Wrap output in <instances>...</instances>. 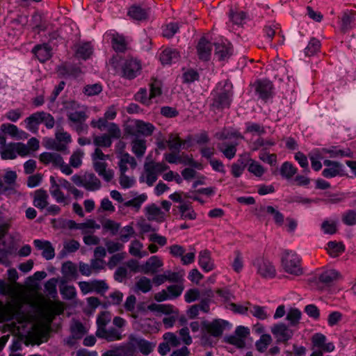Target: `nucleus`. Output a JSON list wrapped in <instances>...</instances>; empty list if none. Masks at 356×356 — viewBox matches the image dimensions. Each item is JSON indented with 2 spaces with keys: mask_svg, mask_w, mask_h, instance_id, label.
<instances>
[{
  "mask_svg": "<svg viewBox=\"0 0 356 356\" xmlns=\"http://www.w3.org/2000/svg\"><path fill=\"white\" fill-rule=\"evenodd\" d=\"M227 321L218 318L212 321H204L201 323V340L204 345L211 346L213 338H220L228 325Z\"/></svg>",
  "mask_w": 356,
  "mask_h": 356,
  "instance_id": "1",
  "label": "nucleus"
},
{
  "mask_svg": "<svg viewBox=\"0 0 356 356\" xmlns=\"http://www.w3.org/2000/svg\"><path fill=\"white\" fill-rule=\"evenodd\" d=\"M281 266L284 271L293 276L303 274L302 259L294 251L285 250L281 256Z\"/></svg>",
  "mask_w": 356,
  "mask_h": 356,
  "instance_id": "2",
  "label": "nucleus"
},
{
  "mask_svg": "<svg viewBox=\"0 0 356 356\" xmlns=\"http://www.w3.org/2000/svg\"><path fill=\"white\" fill-rule=\"evenodd\" d=\"M17 178L15 171L6 169L0 173V197L3 195L9 196L17 193Z\"/></svg>",
  "mask_w": 356,
  "mask_h": 356,
  "instance_id": "3",
  "label": "nucleus"
},
{
  "mask_svg": "<svg viewBox=\"0 0 356 356\" xmlns=\"http://www.w3.org/2000/svg\"><path fill=\"white\" fill-rule=\"evenodd\" d=\"M66 115L72 124H84L88 118L87 108L76 102H69L65 106Z\"/></svg>",
  "mask_w": 356,
  "mask_h": 356,
  "instance_id": "4",
  "label": "nucleus"
},
{
  "mask_svg": "<svg viewBox=\"0 0 356 356\" xmlns=\"http://www.w3.org/2000/svg\"><path fill=\"white\" fill-rule=\"evenodd\" d=\"M39 160L44 165L51 164L54 168H59L66 175H70L73 172L69 165L64 162L63 157L58 153L43 152L40 154Z\"/></svg>",
  "mask_w": 356,
  "mask_h": 356,
  "instance_id": "5",
  "label": "nucleus"
},
{
  "mask_svg": "<svg viewBox=\"0 0 356 356\" xmlns=\"http://www.w3.org/2000/svg\"><path fill=\"white\" fill-rule=\"evenodd\" d=\"M71 180L77 186L83 187L88 191H98L102 186L100 180L93 173H85L83 175H74Z\"/></svg>",
  "mask_w": 356,
  "mask_h": 356,
  "instance_id": "6",
  "label": "nucleus"
},
{
  "mask_svg": "<svg viewBox=\"0 0 356 356\" xmlns=\"http://www.w3.org/2000/svg\"><path fill=\"white\" fill-rule=\"evenodd\" d=\"M122 76L127 79H133L140 74L141 63L140 60L134 58H127L120 63Z\"/></svg>",
  "mask_w": 356,
  "mask_h": 356,
  "instance_id": "7",
  "label": "nucleus"
},
{
  "mask_svg": "<svg viewBox=\"0 0 356 356\" xmlns=\"http://www.w3.org/2000/svg\"><path fill=\"white\" fill-rule=\"evenodd\" d=\"M49 330V324L38 322L32 325L28 332V337L33 343L40 344L47 341Z\"/></svg>",
  "mask_w": 356,
  "mask_h": 356,
  "instance_id": "8",
  "label": "nucleus"
},
{
  "mask_svg": "<svg viewBox=\"0 0 356 356\" xmlns=\"http://www.w3.org/2000/svg\"><path fill=\"white\" fill-rule=\"evenodd\" d=\"M257 274L264 279H272L276 275V269L269 260L259 257L253 261Z\"/></svg>",
  "mask_w": 356,
  "mask_h": 356,
  "instance_id": "9",
  "label": "nucleus"
},
{
  "mask_svg": "<svg viewBox=\"0 0 356 356\" xmlns=\"http://www.w3.org/2000/svg\"><path fill=\"white\" fill-rule=\"evenodd\" d=\"M270 331L278 343H286L292 339L296 330L284 323H279L274 324Z\"/></svg>",
  "mask_w": 356,
  "mask_h": 356,
  "instance_id": "10",
  "label": "nucleus"
},
{
  "mask_svg": "<svg viewBox=\"0 0 356 356\" xmlns=\"http://www.w3.org/2000/svg\"><path fill=\"white\" fill-rule=\"evenodd\" d=\"M252 87L254 88L256 95L264 101L273 97V85L268 80H257L253 83Z\"/></svg>",
  "mask_w": 356,
  "mask_h": 356,
  "instance_id": "11",
  "label": "nucleus"
},
{
  "mask_svg": "<svg viewBox=\"0 0 356 356\" xmlns=\"http://www.w3.org/2000/svg\"><path fill=\"white\" fill-rule=\"evenodd\" d=\"M323 164L325 168L322 171V175L327 179L346 175L343 165L339 162L326 159L323 161Z\"/></svg>",
  "mask_w": 356,
  "mask_h": 356,
  "instance_id": "12",
  "label": "nucleus"
},
{
  "mask_svg": "<svg viewBox=\"0 0 356 356\" xmlns=\"http://www.w3.org/2000/svg\"><path fill=\"white\" fill-rule=\"evenodd\" d=\"M72 141L70 135L63 129L57 131L56 138L51 144L52 149L65 152L67 149V145Z\"/></svg>",
  "mask_w": 356,
  "mask_h": 356,
  "instance_id": "13",
  "label": "nucleus"
},
{
  "mask_svg": "<svg viewBox=\"0 0 356 356\" xmlns=\"http://www.w3.org/2000/svg\"><path fill=\"white\" fill-rule=\"evenodd\" d=\"M233 92L231 89L225 90L214 98L213 106L217 109L229 108L232 102Z\"/></svg>",
  "mask_w": 356,
  "mask_h": 356,
  "instance_id": "14",
  "label": "nucleus"
},
{
  "mask_svg": "<svg viewBox=\"0 0 356 356\" xmlns=\"http://www.w3.org/2000/svg\"><path fill=\"white\" fill-rule=\"evenodd\" d=\"M93 168L95 172L106 181L108 182L114 177V172L111 169H107L108 164L104 160L92 159Z\"/></svg>",
  "mask_w": 356,
  "mask_h": 356,
  "instance_id": "15",
  "label": "nucleus"
},
{
  "mask_svg": "<svg viewBox=\"0 0 356 356\" xmlns=\"http://www.w3.org/2000/svg\"><path fill=\"white\" fill-rule=\"evenodd\" d=\"M355 26H356V13L352 10L344 12L339 21L341 31L345 33Z\"/></svg>",
  "mask_w": 356,
  "mask_h": 356,
  "instance_id": "16",
  "label": "nucleus"
},
{
  "mask_svg": "<svg viewBox=\"0 0 356 356\" xmlns=\"http://www.w3.org/2000/svg\"><path fill=\"white\" fill-rule=\"evenodd\" d=\"M312 343L314 348L321 349L324 352H332L334 346L332 342H327V337L321 333H316L312 337Z\"/></svg>",
  "mask_w": 356,
  "mask_h": 356,
  "instance_id": "17",
  "label": "nucleus"
},
{
  "mask_svg": "<svg viewBox=\"0 0 356 356\" xmlns=\"http://www.w3.org/2000/svg\"><path fill=\"white\" fill-rule=\"evenodd\" d=\"M50 188L49 192L51 196L55 199L56 202L63 204V205H68L70 200L67 196H65L64 193L60 191L59 185L56 181L54 177H50Z\"/></svg>",
  "mask_w": 356,
  "mask_h": 356,
  "instance_id": "18",
  "label": "nucleus"
},
{
  "mask_svg": "<svg viewBox=\"0 0 356 356\" xmlns=\"http://www.w3.org/2000/svg\"><path fill=\"white\" fill-rule=\"evenodd\" d=\"M149 13V8L134 4L129 7L127 15L133 20L142 22L148 19Z\"/></svg>",
  "mask_w": 356,
  "mask_h": 356,
  "instance_id": "19",
  "label": "nucleus"
},
{
  "mask_svg": "<svg viewBox=\"0 0 356 356\" xmlns=\"http://www.w3.org/2000/svg\"><path fill=\"white\" fill-rule=\"evenodd\" d=\"M33 245L39 250H42V256L47 260L52 259L55 257V250L49 241L35 239Z\"/></svg>",
  "mask_w": 356,
  "mask_h": 356,
  "instance_id": "20",
  "label": "nucleus"
},
{
  "mask_svg": "<svg viewBox=\"0 0 356 356\" xmlns=\"http://www.w3.org/2000/svg\"><path fill=\"white\" fill-rule=\"evenodd\" d=\"M212 47V44L205 37L201 38L197 45L199 58L205 61L209 60L211 55Z\"/></svg>",
  "mask_w": 356,
  "mask_h": 356,
  "instance_id": "21",
  "label": "nucleus"
},
{
  "mask_svg": "<svg viewBox=\"0 0 356 356\" xmlns=\"http://www.w3.org/2000/svg\"><path fill=\"white\" fill-rule=\"evenodd\" d=\"M163 265V263L159 257L152 256L140 267V271L145 274H154Z\"/></svg>",
  "mask_w": 356,
  "mask_h": 356,
  "instance_id": "22",
  "label": "nucleus"
},
{
  "mask_svg": "<svg viewBox=\"0 0 356 356\" xmlns=\"http://www.w3.org/2000/svg\"><path fill=\"white\" fill-rule=\"evenodd\" d=\"M95 334L97 337L104 339L107 341L120 340L122 337V332L115 327L102 329L99 331H96Z\"/></svg>",
  "mask_w": 356,
  "mask_h": 356,
  "instance_id": "23",
  "label": "nucleus"
},
{
  "mask_svg": "<svg viewBox=\"0 0 356 356\" xmlns=\"http://www.w3.org/2000/svg\"><path fill=\"white\" fill-rule=\"evenodd\" d=\"M43 111H38L24 120L26 128L32 133H36L38 130V125L42 122Z\"/></svg>",
  "mask_w": 356,
  "mask_h": 356,
  "instance_id": "24",
  "label": "nucleus"
},
{
  "mask_svg": "<svg viewBox=\"0 0 356 356\" xmlns=\"http://www.w3.org/2000/svg\"><path fill=\"white\" fill-rule=\"evenodd\" d=\"M32 52L41 63L47 61L51 57V48L47 43L36 45Z\"/></svg>",
  "mask_w": 356,
  "mask_h": 356,
  "instance_id": "25",
  "label": "nucleus"
},
{
  "mask_svg": "<svg viewBox=\"0 0 356 356\" xmlns=\"http://www.w3.org/2000/svg\"><path fill=\"white\" fill-rule=\"evenodd\" d=\"M49 195L45 190L38 189L34 192L33 204L39 209H44L48 206Z\"/></svg>",
  "mask_w": 356,
  "mask_h": 356,
  "instance_id": "26",
  "label": "nucleus"
},
{
  "mask_svg": "<svg viewBox=\"0 0 356 356\" xmlns=\"http://www.w3.org/2000/svg\"><path fill=\"white\" fill-rule=\"evenodd\" d=\"M198 259L199 265L203 270L209 272L213 269L214 264L209 250H204L200 252Z\"/></svg>",
  "mask_w": 356,
  "mask_h": 356,
  "instance_id": "27",
  "label": "nucleus"
},
{
  "mask_svg": "<svg viewBox=\"0 0 356 356\" xmlns=\"http://www.w3.org/2000/svg\"><path fill=\"white\" fill-rule=\"evenodd\" d=\"M179 56V54L176 49L166 48L161 53L160 60L163 65H169L176 63Z\"/></svg>",
  "mask_w": 356,
  "mask_h": 356,
  "instance_id": "28",
  "label": "nucleus"
},
{
  "mask_svg": "<svg viewBox=\"0 0 356 356\" xmlns=\"http://www.w3.org/2000/svg\"><path fill=\"white\" fill-rule=\"evenodd\" d=\"M232 54V49L229 43L222 42L215 44L214 55L218 60H225Z\"/></svg>",
  "mask_w": 356,
  "mask_h": 356,
  "instance_id": "29",
  "label": "nucleus"
},
{
  "mask_svg": "<svg viewBox=\"0 0 356 356\" xmlns=\"http://www.w3.org/2000/svg\"><path fill=\"white\" fill-rule=\"evenodd\" d=\"M134 339L137 350H138L143 355H148L154 350L155 343L142 338L134 337Z\"/></svg>",
  "mask_w": 356,
  "mask_h": 356,
  "instance_id": "30",
  "label": "nucleus"
},
{
  "mask_svg": "<svg viewBox=\"0 0 356 356\" xmlns=\"http://www.w3.org/2000/svg\"><path fill=\"white\" fill-rule=\"evenodd\" d=\"M136 165L135 159L128 153H124L121 155L118 163L120 173H126L128 170V165L134 169Z\"/></svg>",
  "mask_w": 356,
  "mask_h": 356,
  "instance_id": "31",
  "label": "nucleus"
},
{
  "mask_svg": "<svg viewBox=\"0 0 356 356\" xmlns=\"http://www.w3.org/2000/svg\"><path fill=\"white\" fill-rule=\"evenodd\" d=\"M238 145L237 142L232 143L224 142L218 145V149L227 159L230 160L235 156Z\"/></svg>",
  "mask_w": 356,
  "mask_h": 356,
  "instance_id": "32",
  "label": "nucleus"
},
{
  "mask_svg": "<svg viewBox=\"0 0 356 356\" xmlns=\"http://www.w3.org/2000/svg\"><path fill=\"white\" fill-rule=\"evenodd\" d=\"M93 53V47L90 42L79 44L76 50V56L83 60L88 59Z\"/></svg>",
  "mask_w": 356,
  "mask_h": 356,
  "instance_id": "33",
  "label": "nucleus"
},
{
  "mask_svg": "<svg viewBox=\"0 0 356 356\" xmlns=\"http://www.w3.org/2000/svg\"><path fill=\"white\" fill-rule=\"evenodd\" d=\"M302 313L297 308H291L286 316V319L289 321V325L293 328L298 330V325L301 319Z\"/></svg>",
  "mask_w": 356,
  "mask_h": 356,
  "instance_id": "34",
  "label": "nucleus"
},
{
  "mask_svg": "<svg viewBox=\"0 0 356 356\" xmlns=\"http://www.w3.org/2000/svg\"><path fill=\"white\" fill-rule=\"evenodd\" d=\"M1 130L13 137L19 136L22 138L24 136L26 138L28 136V134L26 132L24 131H19L17 127L13 124H2L1 126Z\"/></svg>",
  "mask_w": 356,
  "mask_h": 356,
  "instance_id": "35",
  "label": "nucleus"
},
{
  "mask_svg": "<svg viewBox=\"0 0 356 356\" xmlns=\"http://www.w3.org/2000/svg\"><path fill=\"white\" fill-rule=\"evenodd\" d=\"M143 245L138 240H134L129 245V253L136 257L143 258L148 255L147 251H142Z\"/></svg>",
  "mask_w": 356,
  "mask_h": 356,
  "instance_id": "36",
  "label": "nucleus"
},
{
  "mask_svg": "<svg viewBox=\"0 0 356 356\" xmlns=\"http://www.w3.org/2000/svg\"><path fill=\"white\" fill-rule=\"evenodd\" d=\"M147 211V218L151 220H163L164 213L156 204H152L145 208Z\"/></svg>",
  "mask_w": 356,
  "mask_h": 356,
  "instance_id": "37",
  "label": "nucleus"
},
{
  "mask_svg": "<svg viewBox=\"0 0 356 356\" xmlns=\"http://www.w3.org/2000/svg\"><path fill=\"white\" fill-rule=\"evenodd\" d=\"M146 148V141L144 139L136 138L131 143L132 152L137 157H142Z\"/></svg>",
  "mask_w": 356,
  "mask_h": 356,
  "instance_id": "38",
  "label": "nucleus"
},
{
  "mask_svg": "<svg viewBox=\"0 0 356 356\" xmlns=\"http://www.w3.org/2000/svg\"><path fill=\"white\" fill-rule=\"evenodd\" d=\"M297 168L289 161L284 162L280 170L282 177L286 179H291L297 173Z\"/></svg>",
  "mask_w": 356,
  "mask_h": 356,
  "instance_id": "39",
  "label": "nucleus"
},
{
  "mask_svg": "<svg viewBox=\"0 0 356 356\" xmlns=\"http://www.w3.org/2000/svg\"><path fill=\"white\" fill-rule=\"evenodd\" d=\"M339 275V273L334 270L330 269L323 272L319 275V281L326 285L331 284L334 281H335Z\"/></svg>",
  "mask_w": 356,
  "mask_h": 356,
  "instance_id": "40",
  "label": "nucleus"
},
{
  "mask_svg": "<svg viewBox=\"0 0 356 356\" xmlns=\"http://www.w3.org/2000/svg\"><path fill=\"white\" fill-rule=\"evenodd\" d=\"M157 178L158 175L145 164V172L140 177V181L146 182L149 186H152L156 182Z\"/></svg>",
  "mask_w": 356,
  "mask_h": 356,
  "instance_id": "41",
  "label": "nucleus"
},
{
  "mask_svg": "<svg viewBox=\"0 0 356 356\" xmlns=\"http://www.w3.org/2000/svg\"><path fill=\"white\" fill-rule=\"evenodd\" d=\"M70 332L74 338L81 339L87 332L86 327L79 321H74L70 326Z\"/></svg>",
  "mask_w": 356,
  "mask_h": 356,
  "instance_id": "42",
  "label": "nucleus"
},
{
  "mask_svg": "<svg viewBox=\"0 0 356 356\" xmlns=\"http://www.w3.org/2000/svg\"><path fill=\"white\" fill-rule=\"evenodd\" d=\"M147 309L151 312L170 314L173 313L174 307L171 305L152 303L147 306Z\"/></svg>",
  "mask_w": 356,
  "mask_h": 356,
  "instance_id": "43",
  "label": "nucleus"
},
{
  "mask_svg": "<svg viewBox=\"0 0 356 356\" xmlns=\"http://www.w3.org/2000/svg\"><path fill=\"white\" fill-rule=\"evenodd\" d=\"M246 17V13L241 10L234 11L231 9L229 13V22H232L234 25L243 24Z\"/></svg>",
  "mask_w": 356,
  "mask_h": 356,
  "instance_id": "44",
  "label": "nucleus"
},
{
  "mask_svg": "<svg viewBox=\"0 0 356 356\" xmlns=\"http://www.w3.org/2000/svg\"><path fill=\"white\" fill-rule=\"evenodd\" d=\"M325 153L329 154L330 157H351L352 152L350 149H340L336 147L326 148Z\"/></svg>",
  "mask_w": 356,
  "mask_h": 356,
  "instance_id": "45",
  "label": "nucleus"
},
{
  "mask_svg": "<svg viewBox=\"0 0 356 356\" xmlns=\"http://www.w3.org/2000/svg\"><path fill=\"white\" fill-rule=\"evenodd\" d=\"M112 46L115 51L123 52L127 49V42L122 35H114L112 38Z\"/></svg>",
  "mask_w": 356,
  "mask_h": 356,
  "instance_id": "46",
  "label": "nucleus"
},
{
  "mask_svg": "<svg viewBox=\"0 0 356 356\" xmlns=\"http://www.w3.org/2000/svg\"><path fill=\"white\" fill-rule=\"evenodd\" d=\"M93 144L98 148L109 147L112 144V140L108 134L95 136L93 138Z\"/></svg>",
  "mask_w": 356,
  "mask_h": 356,
  "instance_id": "47",
  "label": "nucleus"
},
{
  "mask_svg": "<svg viewBox=\"0 0 356 356\" xmlns=\"http://www.w3.org/2000/svg\"><path fill=\"white\" fill-rule=\"evenodd\" d=\"M136 127L138 132L144 136H150L154 131V127L151 123L138 120L136 122Z\"/></svg>",
  "mask_w": 356,
  "mask_h": 356,
  "instance_id": "48",
  "label": "nucleus"
},
{
  "mask_svg": "<svg viewBox=\"0 0 356 356\" xmlns=\"http://www.w3.org/2000/svg\"><path fill=\"white\" fill-rule=\"evenodd\" d=\"M92 292L104 295L108 289V286L104 280H94L90 281Z\"/></svg>",
  "mask_w": 356,
  "mask_h": 356,
  "instance_id": "49",
  "label": "nucleus"
},
{
  "mask_svg": "<svg viewBox=\"0 0 356 356\" xmlns=\"http://www.w3.org/2000/svg\"><path fill=\"white\" fill-rule=\"evenodd\" d=\"M261 210L267 213L271 214L273 216V219L276 224L281 225L284 222V215L280 213L279 211L276 210L272 206L264 207L261 208Z\"/></svg>",
  "mask_w": 356,
  "mask_h": 356,
  "instance_id": "50",
  "label": "nucleus"
},
{
  "mask_svg": "<svg viewBox=\"0 0 356 356\" xmlns=\"http://www.w3.org/2000/svg\"><path fill=\"white\" fill-rule=\"evenodd\" d=\"M271 341L272 338L270 335L267 334H262L260 339L255 343L256 349L260 353H264L266 350Z\"/></svg>",
  "mask_w": 356,
  "mask_h": 356,
  "instance_id": "51",
  "label": "nucleus"
},
{
  "mask_svg": "<svg viewBox=\"0 0 356 356\" xmlns=\"http://www.w3.org/2000/svg\"><path fill=\"white\" fill-rule=\"evenodd\" d=\"M167 143L170 150L177 152H179L181 145L184 144L178 135L173 134L169 136Z\"/></svg>",
  "mask_w": 356,
  "mask_h": 356,
  "instance_id": "52",
  "label": "nucleus"
},
{
  "mask_svg": "<svg viewBox=\"0 0 356 356\" xmlns=\"http://www.w3.org/2000/svg\"><path fill=\"white\" fill-rule=\"evenodd\" d=\"M0 154L3 159H15L17 157L14 143L0 148Z\"/></svg>",
  "mask_w": 356,
  "mask_h": 356,
  "instance_id": "53",
  "label": "nucleus"
},
{
  "mask_svg": "<svg viewBox=\"0 0 356 356\" xmlns=\"http://www.w3.org/2000/svg\"><path fill=\"white\" fill-rule=\"evenodd\" d=\"M321 47V42L320 41L313 38L310 40L309 42L308 45L305 49V55L307 56H311L314 55L316 53H317L320 50Z\"/></svg>",
  "mask_w": 356,
  "mask_h": 356,
  "instance_id": "54",
  "label": "nucleus"
},
{
  "mask_svg": "<svg viewBox=\"0 0 356 356\" xmlns=\"http://www.w3.org/2000/svg\"><path fill=\"white\" fill-rule=\"evenodd\" d=\"M184 285L182 284L170 285L166 288L168 295L170 300H174L181 296L184 291Z\"/></svg>",
  "mask_w": 356,
  "mask_h": 356,
  "instance_id": "55",
  "label": "nucleus"
},
{
  "mask_svg": "<svg viewBox=\"0 0 356 356\" xmlns=\"http://www.w3.org/2000/svg\"><path fill=\"white\" fill-rule=\"evenodd\" d=\"M327 251L332 257H335L344 251V245L341 243L330 241L327 243Z\"/></svg>",
  "mask_w": 356,
  "mask_h": 356,
  "instance_id": "56",
  "label": "nucleus"
},
{
  "mask_svg": "<svg viewBox=\"0 0 356 356\" xmlns=\"http://www.w3.org/2000/svg\"><path fill=\"white\" fill-rule=\"evenodd\" d=\"M179 209L184 219L194 220L196 218V213L189 204L186 203L181 204L179 207Z\"/></svg>",
  "mask_w": 356,
  "mask_h": 356,
  "instance_id": "57",
  "label": "nucleus"
},
{
  "mask_svg": "<svg viewBox=\"0 0 356 356\" xmlns=\"http://www.w3.org/2000/svg\"><path fill=\"white\" fill-rule=\"evenodd\" d=\"M83 151L79 149L76 152H74L73 154L71 155L70 158V164L69 166L71 168V167H73L74 168H79L82 164V159L83 156Z\"/></svg>",
  "mask_w": 356,
  "mask_h": 356,
  "instance_id": "58",
  "label": "nucleus"
},
{
  "mask_svg": "<svg viewBox=\"0 0 356 356\" xmlns=\"http://www.w3.org/2000/svg\"><path fill=\"white\" fill-rule=\"evenodd\" d=\"M47 310L49 313V324L52 321V319L55 315H59L63 312V307L62 305L59 303L50 302L47 306Z\"/></svg>",
  "mask_w": 356,
  "mask_h": 356,
  "instance_id": "59",
  "label": "nucleus"
},
{
  "mask_svg": "<svg viewBox=\"0 0 356 356\" xmlns=\"http://www.w3.org/2000/svg\"><path fill=\"white\" fill-rule=\"evenodd\" d=\"M248 170L258 177H261L266 171L264 168L261 164L253 160H250Z\"/></svg>",
  "mask_w": 356,
  "mask_h": 356,
  "instance_id": "60",
  "label": "nucleus"
},
{
  "mask_svg": "<svg viewBox=\"0 0 356 356\" xmlns=\"http://www.w3.org/2000/svg\"><path fill=\"white\" fill-rule=\"evenodd\" d=\"M14 312L13 309L9 306L3 305L0 301V321H8L13 319Z\"/></svg>",
  "mask_w": 356,
  "mask_h": 356,
  "instance_id": "61",
  "label": "nucleus"
},
{
  "mask_svg": "<svg viewBox=\"0 0 356 356\" xmlns=\"http://www.w3.org/2000/svg\"><path fill=\"white\" fill-rule=\"evenodd\" d=\"M136 286L137 289L142 291L143 293H147L149 292L152 288V282L150 279L146 277H140L136 282Z\"/></svg>",
  "mask_w": 356,
  "mask_h": 356,
  "instance_id": "62",
  "label": "nucleus"
},
{
  "mask_svg": "<svg viewBox=\"0 0 356 356\" xmlns=\"http://www.w3.org/2000/svg\"><path fill=\"white\" fill-rule=\"evenodd\" d=\"M249 311L252 316L260 320H264L268 316L264 307L254 305L250 307Z\"/></svg>",
  "mask_w": 356,
  "mask_h": 356,
  "instance_id": "63",
  "label": "nucleus"
},
{
  "mask_svg": "<svg viewBox=\"0 0 356 356\" xmlns=\"http://www.w3.org/2000/svg\"><path fill=\"white\" fill-rule=\"evenodd\" d=\"M343 222L348 226L356 225V211L354 210H348L342 216Z\"/></svg>",
  "mask_w": 356,
  "mask_h": 356,
  "instance_id": "64",
  "label": "nucleus"
}]
</instances>
